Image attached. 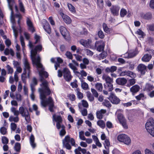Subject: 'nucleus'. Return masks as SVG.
<instances>
[{
    "label": "nucleus",
    "instance_id": "obj_36",
    "mask_svg": "<svg viewBox=\"0 0 154 154\" xmlns=\"http://www.w3.org/2000/svg\"><path fill=\"white\" fill-rule=\"evenodd\" d=\"M18 1L20 10L21 12L24 13L25 12V9L22 2L21 0H19Z\"/></svg>",
    "mask_w": 154,
    "mask_h": 154
},
{
    "label": "nucleus",
    "instance_id": "obj_26",
    "mask_svg": "<svg viewBox=\"0 0 154 154\" xmlns=\"http://www.w3.org/2000/svg\"><path fill=\"white\" fill-rule=\"evenodd\" d=\"M35 138L33 134H32L29 137L30 143L33 148L36 147V144L35 143Z\"/></svg>",
    "mask_w": 154,
    "mask_h": 154
},
{
    "label": "nucleus",
    "instance_id": "obj_10",
    "mask_svg": "<svg viewBox=\"0 0 154 154\" xmlns=\"http://www.w3.org/2000/svg\"><path fill=\"white\" fill-rule=\"evenodd\" d=\"M112 103L118 104L120 101V99L113 93H111L109 97L107 98Z\"/></svg>",
    "mask_w": 154,
    "mask_h": 154
},
{
    "label": "nucleus",
    "instance_id": "obj_5",
    "mask_svg": "<svg viewBox=\"0 0 154 154\" xmlns=\"http://www.w3.org/2000/svg\"><path fill=\"white\" fill-rule=\"evenodd\" d=\"M19 109L20 114L22 117H25V120L26 121V124H28L30 122L31 119L27 109L21 106L19 107Z\"/></svg>",
    "mask_w": 154,
    "mask_h": 154
},
{
    "label": "nucleus",
    "instance_id": "obj_48",
    "mask_svg": "<svg viewBox=\"0 0 154 154\" xmlns=\"http://www.w3.org/2000/svg\"><path fill=\"white\" fill-rule=\"evenodd\" d=\"M127 13V11L125 9L122 8L120 11V16L121 17H123Z\"/></svg>",
    "mask_w": 154,
    "mask_h": 154
},
{
    "label": "nucleus",
    "instance_id": "obj_1",
    "mask_svg": "<svg viewBox=\"0 0 154 154\" xmlns=\"http://www.w3.org/2000/svg\"><path fill=\"white\" fill-rule=\"evenodd\" d=\"M40 85L41 88L38 89V91L40 93L41 105L44 107L48 105L49 110L51 112H53L54 111V107L53 99L51 97H49L45 99L46 96L51 93V91L48 87V83L46 80H45L42 82Z\"/></svg>",
    "mask_w": 154,
    "mask_h": 154
},
{
    "label": "nucleus",
    "instance_id": "obj_27",
    "mask_svg": "<svg viewBox=\"0 0 154 154\" xmlns=\"http://www.w3.org/2000/svg\"><path fill=\"white\" fill-rule=\"evenodd\" d=\"M23 64L24 66V70L25 69L26 71V69H27L28 71V75H29V69H30L29 64L28 61L27 59H25L23 62Z\"/></svg>",
    "mask_w": 154,
    "mask_h": 154
},
{
    "label": "nucleus",
    "instance_id": "obj_40",
    "mask_svg": "<svg viewBox=\"0 0 154 154\" xmlns=\"http://www.w3.org/2000/svg\"><path fill=\"white\" fill-rule=\"evenodd\" d=\"M68 7L69 10L72 13H75V8L71 4H68Z\"/></svg>",
    "mask_w": 154,
    "mask_h": 154
},
{
    "label": "nucleus",
    "instance_id": "obj_44",
    "mask_svg": "<svg viewBox=\"0 0 154 154\" xmlns=\"http://www.w3.org/2000/svg\"><path fill=\"white\" fill-rule=\"evenodd\" d=\"M20 143H16L14 146V149L17 152H20Z\"/></svg>",
    "mask_w": 154,
    "mask_h": 154
},
{
    "label": "nucleus",
    "instance_id": "obj_31",
    "mask_svg": "<svg viewBox=\"0 0 154 154\" xmlns=\"http://www.w3.org/2000/svg\"><path fill=\"white\" fill-rule=\"evenodd\" d=\"M97 4L98 8L102 9L104 7V2L103 0H97Z\"/></svg>",
    "mask_w": 154,
    "mask_h": 154
},
{
    "label": "nucleus",
    "instance_id": "obj_45",
    "mask_svg": "<svg viewBox=\"0 0 154 154\" xmlns=\"http://www.w3.org/2000/svg\"><path fill=\"white\" fill-rule=\"evenodd\" d=\"M103 105L107 107H110L111 106V104L110 102L107 100H104L103 103Z\"/></svg>",
    "mask_w": 154,
    "mask_h": 154
},
{
    "label": "nucleus",
    "instance_id": "obj_24",
    "mask_svg": "<svg viewBox=\"0 0 154 154\" xmlns=\"http://www.w3.org/2000/svg\"><path fill=\"white\" fill-rule=\"evenodd\" d=\"M113 83H104V87L105 89L109 91H111L113 90Z\"/></svg>",
    "mask_w": 154,
    "mask_h": 154
},
{
    "label": "nucleus",
    "instance_id": "obj_30",
    "mask_svg": "<svg viewBox=\"0 0 154 154\" xmlns=\"http://www.w3.org/2000/svg\"><path fill=\"white\" fill-rule=\"evenodd\" d=\"M69 67L73 70V72L76 75L80 74V72L76 70H77V68L72 63H69Z\"/></svg>",
    "mask_w": 154,
    "mask_h": 154
},
{
    "label": "nucleus",
    "instance_id": "obj_15",
    "mask_svg": "<svg viewBox=\"0 0 154 154\" xmlns=\"http://www.w3.org/2000/svg\"><path fill=\"white\" fill-rule=\"evenodd\" d=\"M26 23L28 26L29 30L31 31L32 32H33L35 31V29L34 28L33 23L29 18H27Z\"/></svg>",
    "mask_w": 154,
    "mask_h": 154
},
{
    "label": "nucleus",
    "instance_id": "obj_33",
    "mask_svg": "<svg viewBox=\"0 0 154 154\" xmlns=\"http://www.w3.org/2000/svg\"><path fill=\"white\" fill-rule=\"evenodd\" d=\"M154 88L153 85L149 83H146L145 87V89L147 91H150Z\"/></svg>",
    "mask_w": 154,
    "mask_h": 154
},
{
    "label": "nucleus",
    "instance_id": "obj_17",
    "mask_svg": "<svg viewBox=\"0 0 154 154\" xmlns=\"http://www.w3.org/2000/svg\"><path fill=\"white\" fill-rule=\"evenodd\" d=\"M141 17L143 19L147 20H151L152 17V14L150 12L140 14Z\"/></svg>",
    "mask_w": 154,
    "mask_h": 154
},
{
    "label": "nucleus",
    "instance_id": "obj_3",
    "mask_svg": "<svg viewBox=\"0 0 154 154\" xmlns=\"http://www.w3.org/2000/svg\"><path fill=\"white\" fill-rule=\"evenodd\" d=\"M145 128L147 131L154 137V120L151 118L149 119L146 123Z\"/></svg>",
    "mask_w": 154,
    "mask_h": 154
},
{
    "label": "nucleus",
    "instance_id": "obj_53",
    "mask_svg": "<svg viewBox=\"0 0 154 154\" xmlns=\"http://www.w3.org/2000/svg\"><path fill=\"white\" fill-rule=\"evenodd\" d=\"M17 125L14 123H11V128L12 131H14L16 129Z\"/></svg>",
    "mask_w": 154,
    "mask_h": 154
},
{
    "label": "nucleus",
    "instance_id": "obj_58",
    "mask_svg": "<svg viewBox=\"0 0 154 154\" xmlns=\"http://www.w3.org/2000/svg\"><path fill=\"white\" fill-rule=\"evenodd\" d=\"M12 28L13 29L14 34L15 36V38L16 39L18 35V31L15 29V27L13 26H12Z\"/></svg>",
    "mask_w": 154,
    "mask_h": 154
},
{
    "label": "nucleus",
    "instance_id": "obj_64",
    "mask_svg": "<svg viewBox=\"0 0 154 154\" xmlns=\"http://www.w3.org/2000/svg\"><path fill=\"white\" fill-rule=\"evenodd\" d=\"M145 153V154H154V152L153 151H151L148 149H146Z\"/></svg>",
    "mask_w": 154,
    "mask_h": 154
},
{
    "label": "nucleus",
    "instance_id": "obj_9",
    "mask_svg": "<svg viewBox=\"0 0 154 154\" xmlns=\"http://www.w3.org/2000/svg\"><path fill=\"white\" fill-rule=\"evenodd\" d=\"M63 72L65 79L67 82L70 81L71 80L72 76L71 75L69 69L67 68H64L63 70Z\"/></svg>",
    "mask_w": 154,
    "mask_h": 154
},
{
    "label": "nucleus",
    "instance_id": "obj_29",
    "mask_svg": "<svg viewBox=\"0 0 154 154\" xmlns=\"http://www.w3.org/2000/svg\"><path fill=\"white\" fill-rule=\"evenodd\" d=\"M117 69V67L116 66H112L110 67H107L105 69V71L107 73L110 72L112 73Z\"/></svg>",
    "mask_w": 154,
    "mask_h": 154
},
{
    "label": "nucleus",
    "instance_id": "obj_12",
    "mask_svg": "<svg viewBox=\"0 0 154 154\" xmlns=\"http://www.w3.org/2000/svg\"><path fill=\"white\" fill-rule=\"evenodd\" d=\"M118 118L123 127L127 129L128 126L126 123V121L123 115L121 114H119L118 115Z\"/></svg>",
    "mask_w": 154,
    "mask_h": 154
},
{
    "label": "nucleus",
    "instance_id": "obj_25",
    "mask_svg": "<svg viewBox=\"0 0 154 154\" xmlns=\"http://www.w3.org/2000/svg\"><path fill=\"white\" fill-rule=\"evenodd\" d=\"M60 30L62 35L65 38L67 34L66 29L64 27L61 26L60 27Z\"/></svg>",
    "mask_w": 154,
    "mask_h": 154
},
{
    "label": "nucleus",
    "instance_id": "obj_11",
    "mask_svg": "<svg viewBox=\"0 0 154 154\" xmlns=\"http://www.w3.org/2000/svg\"><path fill=\"white\" fill-rule=\"evenodd\" d=\"M53 120H54L57 122L56 124L57 128L58 129H60V126L62 125H61L62 122V119L60 116H56V115L54 114L53 116Z\"/></svg>",
    "mask_w": 154,
    "mask_h": 154
},
{
    "label": "nucleus",
    "instance_id": "obj_49",
    "mask_svg": "<svg viewBox=\"0 0 154 154\" xmlns=\"http://www.w3.org/2000/svg\"><path fill=\"white\" fill-rule=\"evenodd\" d=\"M2 142L4 144H7L8 143V139L6 137H2Z\"/></svg>",
    "mask_w": 154,
    "mask_h": 154
},
{
    "label": "nucleus",
    "instance_id": "obj_13",
    "mask_svg": "<svg viewBox=\"0 0 154 154\" xmlns=\"http://www.w3.org/2000/svg\"><path fill=\"white\" fill-rule=\"evenodd\" d=\"M120 76H123L125 75L130 76L131 78H134L136 76V75L133 72L130 71H125L120 73Z\"/></svg>",
    "mask_w": 154,
    "mask_h": 154
},
{
    "label": "nucleus",
    "instance_id": "obj_28",
    "mask_svg": "<svg viewBox=\"0 0 154 154\" xmlns=\"http://www.w3.org/2000/svg\"><path fill=\"white\" fill-rule=\"evenodd\" d=\"M43 28L45 31L48 34L51 33V29L50 26L48 22H46L45 25L43 26Z\"/></svg>",
    "mask_w": 154,
    "mask_h": 154
},
{
    "label": "nucleus",
    "instance_id": "obj_57",
    "mask_svg": "<svg viewBox=\"0 0 154 154\" xmlns=\"http://www.w3.org/2000/svg\"><path fill=\"white\" fill-rule=\"evenodd\" d=\"M136 33L138 35L140 36V37L143 38V36L144 35L143 32L140 29L136 32Z\"/></svg>",
    "mask_w": 154,
    "mask_h": 154
},
{
    "label": "nucleus",
    "instance_id": "obj_59",
    "mask_svg": "<svg viewBox=\"0 0 154 154\" xmlns=\"http://www.w3.org/2000/svg\"><path fill=\"white\" fill-rule=\"evenodd\" d=\"M15 16L16 17L18 18L17 21V23L19 26H20V21L21 19L22 18V16L19 13L16 14L15 15Z\"/></svg>",
    "mask_w": 154,
    "mask_h": 154
},
{
    "label": "nucleus",
    "instance_id": "obj_62",
    "mask_svg": "<svg viewBox=\"0 0 154 154\" xmlns=\"http://www.w3.org/2000/svg\"><path fill=\"white\" fill-rule=\"evenodd\" d=\"M16 99L18 101H21L22 100V96L19 93L16 94Z\"/></svg>",
    "mask_w": 154,
    "mask_h": 154
},
{
    "label": "nucleus",
    "instance_id": "obj_14",
    "mask_svg": "<svg viewBox=\"0 0 154 154\" xmlns=\"http://www.w3.org/2000/svg\"><path fill=\"white\" fill-rule=\"evenodd\" d=\"M120 7L116 5H112L110 8L112 14L114 16H118L119 15Z\"/></svg>",
    "mask_w": 154,
    "mask_h": 154
},
{
    "label": "nucleus",
    "instance_id": "obj_52",
    "mask_svg": "<svg viewBox=\"0 0 154 154\" xmlns=\"http://www.w3.org/2000/svg\"><path fill=\"white\" fill-rule=\"evenodd\" d=\"M0 131L1 133L5 135L7 133V128L4 127H2L0 129Z\"/></svg>",
    "mask_w": 154,
    "mask_h": 154
},
{
    "label": "nucleus",
    "instance_id": "obj_38",
    "mask_svg": "<svg viewBox=\"0 0 154 154\" xmlns=\"http://www.w3.org/2000/svg\"><path fill=\"white\" fill-rule=\"evenodd\" d=\"M26 74V71L24 69L23 70V72L21 75V79L23 82L25 83L26 82V79L27 78Z\"/></svg>",
    "mask_w": 154,
    "mask_h": 154
},
{
    "label": "nucleus",
    "instance_id": "obj_43",
    "mask_svg": "<svg viewBox=\"0 0 154 154\" xmlns=\"http://www.w3.org/2000/svg\"><path fill=\"white\" fill-rule=\"evenodd\" d=\"M96 88L98 91H101L103 89V85L101 83H97L96 84Z\"/></svg>",
    "mask_w": 154,
    "mask_h": 154
},
{
    "label": "nucleus",
    "instance_id": "obj_61",
    "mask_svg": "<svg viewBox=\"0 0 154 154\" xmlns=\"http://www.w3.org/2000/svg\"><path fill=\"white\" fill-rule=\"evenodd\" d=\"M34 38L35 39V41L34 43V44H36L39 42L40 37L39 36L36 34L35 35Z\"/></svg>",
    "mask_w": 154,
    "mask_h": 154
},
{
    "label": "nucleus",
    "instance_id": "obj_8",
    "mask_svg": "<svg viewBox=\"0 0 154 154\" xmlns=\"http://www.w3.org/2000/svg\"><path fill=\"white\" fill-rule=\"evenodd\" d=\"M117 139L119 141L123 142L127 145H129L131 143V140L130 137L125 134L119 135Z\"/></svg>",
    "mask_w": 154,
    "mask_h": 154
},
{
    "label": "nucleus",
    "instance_id": "obj_22",
    "mask_svg": "<svg viewBox=\"0 0 154 154\" xmlns=\"http://www.w3.org/2000/svg\"><path fill=\"white\" fill-rule=\"evenodd\" d=\"M106 111V110L101 109L100 111H97L96 115L97 118L99 119L102 118L103 115L105 113Z\"/></svg>",
    "mask_w": 154,
    "mask_h": 154
},
{
    "label": "nucleus",
    "instance_id": "obj_6",
    "mask_svg": "<svg viewBox=\"0 0 154 154\" xmlns=\"http://www.w3.org/2000/svg\"><path fill=\"white\" fill-rule=\"evenodd\" d=\"M63 143L66 148L69 150L71 148V146L69 143H70L72 146H75V142L74 139L72 138H71L69 135L65 136L63 140Z\"/></svg>",
    "mask_w": 154,
    "mask_h": 154
},
{
    "label": "nucleus",
    "instance_id": "obj_50",
    "mask_svg": "<svg viewBox=\"0 0 154 154\" xmlns=\"http://www.w3.org/2000/svg\"><path fill=\"white\" fill-rule=\"evenodd\" d=\"M103 26L104 30L105 32L106 33L109 32L110 29L108 28L106 24L104 23Z\"/></svg>",
    "mask_w": 154,
    "mask_h": 154
},
{
    "label": "nucleus",
    "instance_id": "obj_46",
    "mask_svg": "<svg viewBox=\"0 0 154 154\" xmlns=\"http://www.w3.org/2000/svg\"><path fill=\"white\" fill-rule=\"evenodd\" d=\"M104 43L103 42L101 44H100L97 47V50L100 52L102 51H103V50L104 48Z\"/></svg>",
    "mask_w": 154,
    "mask_h": 154
},
{
    "label": "nucleus",
    "instance_id": "obj_18",
    "mask_svg": "<svg viewBox=\"0 0 154 154\" xmlns=\"http://www.w3.org/2000/svg\"><path fill=\"white\" fill-rule=\"evenodd\" d=\"M60 14L65 23L67 24H69L71 23V20L68 16L64 14V13L62 12H60Z\"/></svg>",
    "mask_w": 154,
    "mask_h": 154
},
{
    "label": "nucleus",
    "instance_id": "obj_41",
    "mask_svg": "<svg viewBox=\"0 0 154 154\" xmlns=\"http://www.w3.org/2000/svg\"><path fill=\"white\" fill-rule=\"evenodd\" d=\"M76 92L78 98L80 99H82L83 98V94L82 93L79 91V89L77 88Z\"/></svg>",
    "mask_w": 154,
    "mask_h": 154
},
{
    "label": "nucleus",
    "instance_id": "obj_60",
    "mask_svg": "<svg viewBox=\"0 0 154 154\" xmlns=\"http://www.w3.org/2000/svg\"><path fill=\"white\" fill-rule=\"evenodd\" d=\"M91 91L93 94V95L94 96V97H98V94L97 93L96 90L95 89L93 88L91 89Z\"/></svg>",
    "mask_w": 154,
    "mask_h": 154
},
{
    "label": "nucleus",
    "instance_id": "obj_4",
    "mask_svg": "<svg viewBox=\"0 0 154 154\" xmlns=\"http://www.w3.org/2000/svg\"><path fill=\"white\" fill-rule=\"evenodd\" d=\"M8 6L9 9L11 11L10 15V20L11 22L14 23V12L13 10V7H14L15 8V11L18 12V10L17 6L16 5L14 0H7Z\"/></svg>",
    "mask_w": 154,
    "mask_h": 154
},
{
    "label": "nucleus",
    "instance_id": "obj_23",
    "mask_svg": "<svg viewBox=\"0 0 154 154\" xmlns=\"http://www.w3.org/2000/svg\"><path fill=\"white\" fill-rule=\"evenodd\" d=\"M140 86L137 85L133 86L130 89V91L133 94L138 92L140 90Z\"/></svg>",
    "mask_w": 154,
    "mask_h": 154
},
{
    "label": "nucleus",
    "instance_id": "obj_54",
    "mask_svg": "<svg viewBox=\"0 0 154 154\" xmlns=\"http://www.w3.org/2000/svg\"><path fill=\"white\" fill-rule=\"evenodd\" d=\"M104 144L105 149L107 147L109 148V147L110 146V143L109 140L108 139H106L105 140Z\"/></svg>",
    "mask_w": 154,
    "mask_h": 154
},
{
    "label": "nucleus",
    "instance_id": "obj_32",
    "mask_svg": "<svg viewBox=\"0 0 154 154\" xmlns=\"http://www.w3.org/2000/svg\"><path fill=\"white\" fill-rule=\"evenodd\" d=\"M151 56L149 54H146L142 58L143 61L145 62H147L149 61L151 58Z\"/></svg>",
    "mask_w": 154,
    "mask_h": 154
},
{
    "label": "nucleus",
    "instance_id": "obj_35",
    "mask_svg": "<svg viewBox=\"0 0 154 154\" xmlns=\"http://www.w3.org/2000/svg\"><path fill=\"white\" fill-rule=\"evenodd\" d=\"M9 121L11 122H17L19 121V118L18 116L14 117L13 116H10L9 119Z\"/></svg>",
    "mask_w": 154,
    "mask_h": 154
},
{
    "label": "nucleus",
    "instance_id": "obj_56",
    "mask_svg": "<svg viewBox=\"0 0 154 154\" xmlns=\"http://www.w3.org/2000/svg\"><path fill=\"white\" fill-rule=\"evenodd\" d=\"M98 35L99 37L101 38H103L104 37L105 35L103 32L101 30L98 31Z\"/></svg>",
    "mask_w": 154,
    "mask_h": 154
},
{
    "label": "nucleus",
    "instance_id": "obj_16",
    "mask_svg": "<svg viewBox=\"0 0 154 154\" xmlns=\"http://www.w3.org/2000/svg\"><path fill=\"white\" fill-rule=\"evenodd\" d=\"M91 42V41L89 39L86 40L82 39L79 41L80 43L86 48L90 47Z\"/></svg>",
    "mask_w": 154,
    "mask_h": 154
},
{
    "label": "nucleus",
    "instance_id": "obj_55",
    "mask_svg": "<svg viewBox=\"0 0 154 154\" xmlns=\"http://www.w3.org/2000/svg\"><path fill=\"white\" fill-rule=\"evenodd\" d=\"M65 55H66V57L69 59L71 60H72V55L70 52L69 51H66L65 54Z\"/></svg>",
    "mask_w": 154,
    "mask_h": 154
},
{
    "label": "nucleus",
    "instance_id": "obj_37",
    "mask_svg": "<svg viewBox=\"0 0 154 154\" xmlns=\"http://www.w3.org/2000/svg\"><path fill=\"white\" fill-rule=\"evenodd\" d=\"M97 125L100 128H103L105 127V124L104 121L102 120H99L97 122Z\"/></svg>",
    "mask_w": 154,
    "mask_h": 154
},
{
    "label": "nucleus",
    "instance_id": "obj_20",
    "mask_svg": "<svg viewBox=\"0 0 154 154\" xmlns=\"http://www.w3.org/2000/svg\"><path fill=\"white\" fill-rule=\"evenodd\" d=\"M127 82V79L124 78H118L116 79V82L119 85H124Z\"/></svg>",
    "mask_w": 154,
    "mask_h": 154
},
{
    "label": "nucleus",
    "instance_id": "obj_34",
    "mask_svg": "<svg viewBox=\"0 0 154 154\" xmlns=\"http://www.w3.org/2000/svg\"><path fill=\"white\" fill-rule=\"evenodd\" d=\"M81 81L82 82L81 86L82 88L85 90H87L88 88V84L85 82H83V79L82 78H79Z\"/></svg>",
    "mask_w": 154,
    "mask_h": 154
},
{
    "label": "nucleus",
    "instance_id": "obj_39",
    "mask_svg": "<svg viewBox=\"0 0 154 154\" xmlns=\"http://www.w3.org/2000/svg\"><path fill=\"white\" fill-rule=\"evenodd\" d=\"M11 112L13 113L14 115L16 116H18L19 113V111H18L14 107H12L11 109Z\"/></svg>",
    "mask_w": 154,
    "mask_h": 154
},
{
    "label": "nucleus",
    "instance_id": "obj_7",
    "mask_svg": "<svg viewBox=\"0 0 154 154\" xmlns=\"http://www.w3.org/2000/svg\"><path fill=\"white\" fill-rule=\"evenodd\" d=\"M38 59L37 60L33 61L34 63L32 64L36 66L37 69H41V70L39 71V75H41V74L45 78H46L48 77V74L47 72L44 71V68L43 67L42 65L40 62L39 61Z\"/></svg>",
    "mask_w": 154,
    "mask_h": 154
},
{
    "label": "nucleus",
    "instance_id": "obj_21",
    "mask_svg": "<svg viewBox=\"0 0 154 154\" xmlns=\"http://www.w3.org/2000/svg\"><path fill=\"white\" fill-rule=\"evenodd\" d=\"M102 79L106 82L105 83H113V79L106 75H103L102 77Z\"/></svg>",
    "mask_w": 154,
    "mask_h": 154
},
{
    "label": "nucleus",
    "instance_id": "obj_51",
    "mask_svg": "<svg viewBox=\"0 0 154 154\" xmlns=\"http://www.w3.org/2000/svg\"><path fill=\"white\" fill-rule=\"evenodd\" d=\"M147 29L150 31H154V24L148 25L146 26Z\"/></svg>",
    "mask_w": 154,
    "mask_h": 154
},
{
    "label": "nucleus",
    "instance_id": "obj_42",
    "mask_svg": "<svg viewBox=\"0 0 154 154\" xmlns=\"http://www.w3.org/2000/svg\"><path fill=\"white\" fill-rule=\"evenodd\" d=\"M62 128V130L60 132V136H63L66 133L65 130V127L64 125H62L60 126V128Z\"/></svg>",
    "mask_w": 154,
    "mask_h": 154
},
{
    "label": "nucleus",
    "instance_id": "obj_19",
    "mask_svg": "<svg viewBox=\"0 0 154 154\" xmlns=\"http://www.w3.org/2000/svg\"><path fill=\"white\" fill-rule=\"evenodd\" d=\"M137 69L138 71L141 74L144 75L145 74L146 71V66L143 64H140L138 65Z\"/></svg>",
    "mask_w": 154,
    "mask_h": 154
},
{
    "label": "nucleus",
    "instance_id": "obj_63",
    "mask_svg": "<svg viewBox=\"0 0 154 154\" xmlns=\"http://www.w3.org/2000/svg\"><path fill=\"white\" fill-rule=\"evenodd\" d=\"M85 51L86 52L87 54L88 55L91 57L94 54V53L93 52L88 49H85Z\"/></svg>",
    "mask_w": 154,
    "mask_h": 154
},
{
    "label": "nucleus",
    "instance_id": "obj_2",
    "mask_svg": "<svg viewBox=\"0 0 154 154\" xmlns=\"http://www.w3.org/2000/svg\"><path fill=\"white\" fill-rule=\"evenodd\" d=\"M30 48L31 51V56L32 60V63H34V61L38 59L39 62H40V58L39 56H38L36 57V56L37 54V51H41L42 49V46L41 45H37L35 48H34V45L30 41H29L28 44Z\"/></svg>",
    "mask_w": 154,
    "mask_h": 154
},
{
    "label": "nucleus",
    "instance_id": "obj_47",
    "mask_svg": "<svg viewBox=\"0 0 154 154\" xmlns=\"http://www.w3.org/2000/svg\"><path fill=\"white\" fill-rule=\"evenodd\" d=\"M79 137L80 139L83 140H85L86 138L84 135V132L81 131L79 132Z\"/></svg>",
    "mask_w": 154,
    "mask_h": 154
}]
</instances>
